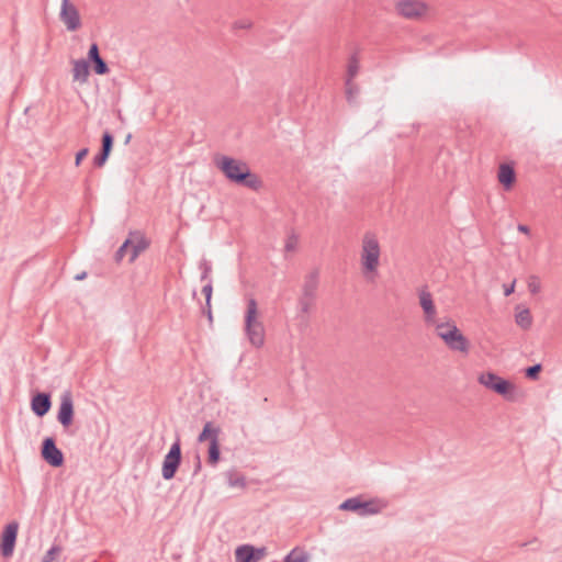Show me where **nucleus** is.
<instances>
[{
  "instance_id": "1",
  "label": "nucleus",
  "mask_w": 562,
  "mask_h": 562,
  "mask_svg": "<svg viewBox=\"0 0 562 562\" xmlns=\"http://www.w3.org/2000/svg\"><path fill=\"white\" fill-rule=\"evenodd\" d=\"M214 164L229 182L244 186L255 191L261 188L260 179L257 175L251 172L247 162L222 155L214 159Z\"/></svg>"
},
{
  "instance_id": "2",
  "label": "nucleus",
  "mask_w": 562,
  "mask_h": 562,
  "mask_svg": "<svg viewBox=\"0 0 562 562\" xmlns=\"http://www.w3.org/2000/svg\"><path fill=\"white\" fill-rule=\"evenodd\" d=\"M381 248L375 234L367 232L362 237L361 268L366 277L376 274L380 265Z\"/></svg>"
},
{
  "instance_id": "3",
  "label": "nucleus",
  "mask_w": 562,
  "mask_h": 562,
  "mask_svg": "<svg viewBox=\"0 0 562 562\" xmlns=\"http://www.w3.org/2000/svg\"><path fill=\"white\" fill-rule=\"evenodd\" d=\"M245 331L250 344L259 348L265 342V327L258 319V305L254 297L247 300V308L245 313Z\"/></svg>"
},
{
  "instance_id": "4",
  "label": "nucleus",
  "mask_w": 562,
  "mask_h": 562,
  "mask_svg": "<svg viewBox=\"0 0 562 562\" xmlns=\"http://www.w3.org/2000/svg\"><path fill=\"white\" fill-rule=\"evenodd\" d=\"M435 327L438 337L445 341L449 349L468 353L469 340L453 322L437 323Z\"/></svg>"
},
{
  "instance_id": "5",
  "label": "nucleus",
  "mask_w": 562,
  "mask_h": 562,
  "mask_svg": "<svg viewBox=\"0 0 562 562\" xmlns=\"http://www.w3.org/2000/svg\"><path fill=\"white\" fill-rule=\"evenodd\" d=\"M387 506L386 502L380 498L362 501L360 496L350 497L339 505L340 510L355 512L361 517L376 515Z\"/></svg>"
},
{
  "instance_id": "6",
  "label": "nucleus",
  "mask_w": 562,
  "mask_h": 562,
  "mask_svg": "<svg viewBox=\"0 0 562 562\" xmlns=\"http://www.w3.org/2000/svg\"><path fill=\"white\" fill-rule=\"evenodd\" d=\"M319 284V272L317 269L307 273L302 285V294L299 299L301 313L308 314L315 303Z\"/></svg>"
},
{
  "instance_id": "7",
  "label": "nucleus",
  "mask_w": 562,
  "mask_h": 562,
  "mask_svg": "<svg viewBox=\"0 0 562 562\" xmlns=\"http://www.w3.org/2000/svg\"><path fill=\"white\" fill-rule=\"evenodd\" d=\"M181 445L178 438L170 447L169 451L164 458L161 475L164 480H171L175 477L176 472L181 463Z\"/></svg>"
},
{
  "instance_id": "8",
  "label": "nucleus",
  "mask_w": 562,
  "mask_h": 562,
  "mask_svg": "<svg viewBox=\"0 0 562 562\" xmlns=\"http://www.w3.org/2000/svg\"><path fill=\"white\" fill-rule=\"evenodd\" d=\"M479 382L486 389H490L495 393L503 395L504 397H509L510 393L515 389L509 381L498 376L493 372L482 373L479 376Z\"/></svg>"
},
{
  "instance_id": "9",
  "label": "nucleus",
  "mask_w": 562,
  "mask_h": 562,
  "mask_svg": "<svg viewBox=\"0 0 562 562\" xmlns=\"http://www.w3.org/2000/svg\"><path fill=\"white\" fill-rule=\"evenodd\" d=\"M398 15L408 20H418L427 14L428 7L419 0H401L396 3Z\"/></svg>"
},
{
  "instance_id": "10",
  "label": "nucleus",
  "mask_w": 562,
  "mask_h": 562,
  "mask_svg": "<svg viewBox=\"0 0 562 562\" xmlns=\"http://www.w3.org/2000/svg\"><path fill=\"white\" fill-rule=\"evenodd\" d=\"M42 458L52 467L59 468L64 464V454L57 448L53 437H46L42 442Z\"/></svg>"
},
{
  "instance_id": "11",
  "label": "nucleus",
  "mask_w": 562,
  "mask_h": 562,
  "mask_svg": "<svg viewBox=\"0 0 562 562\" xmlns=\"http://www.w3.org/2000/svg\"><path fill=\"white\" fill-rule=\"evenodd\" d=\"M59 18L68 31H76L81 25L79 11L70 0H61Z\"/></svg>"
},
{
  "instance_id": "12",
  "label": "nucleus",
  "mask_w": 562,
  "mask_h": 562,
  "mask_svg": "<svg viewBox=\"0 0 562 562\" xmlns=\"http://www.w3.org/2000/svg\"><path fill=\"white\" fill-rule=\"evenodd\" d=\"M57 420L64 428H68L74 420V401L71 393L66 391L60 396Z\"/></svg>"
},
{
  "instance_id": "13",
  "label": "nucleus",
  "mask_w": 562,
  "mask_h": 562,
  "mask_svg": "<svg viewBox=\"0 0 562 562\" xmlns=\"http://www.w3.org/2000/svg\"><path fill=\"white\" fill-rule=\"evenodd\" d=\"M265 547L255 548L251 544H243L235 551L236 562H258L266 555Z\"/></svg>"
},
{
  "instance_id": "14",
  "label": "nucleus",
  "mask_w": 562,
  "mask_h": 562,
  "mask_svg": "<svg viewBox=\"0 0 562 562\" xmlns=\"http://www.w3.org/2000/svg\"><path fill=\"white\" fill-rule=\"evenodd\" d=\"M19 525L10 522L5 526L1 539V553L3 557H11L14 550Z\"/></svg>"
},
{
  "instance_id": "15",
  "label": "nucleus",
  "mask_w": 562,
  "mask_h": 562,
  "mask_svg": "<svg viewBox=\"0 0 562 562\" xmlns=\"http://www.w3.org/2000/svg\"><path fill=\"white\" fill-rule=\"evenodd\" d=\"M50 407L52 401L48 393H37L31 400V409L37 417L46 415Z\"/></svg>"
},
{
  "instance_id": "16",
  "label": "nucleus",
  "mask_w": 562,
  "mask_h": 562,
  "mask_svg": "<svg viewBox=\"0 0 562 562\" xmlns=\"http://www.w3.org/2000/svg\"><path fill=\"white\" fill-rule=\"evenodd\" d=\"M419 303H420V306L425 313V322L427 324H432V325H436V321H435V317H436V306L434 304V301H432V296L430 294V292L428 291H422L419 293Z\"/></svg>"
},
{
  "instance_id": "17",
  "label": "nucleus",
  "mask_w": 562,
  "mask_h": 562,
  "mask_svg": "<svg viewBox=\"0 0 562 562\" xmlns=\"http://www.w3.org/2000/svg\"><path fill=\"white\" fill-rule=\"evenodd\" d=\"M497 179L505 190H510L516 181L514 167L508 164H502L498 168Z\"/></svg>"
},
{
  "instance_id": "18",
  "label": "nucleus",
  "mask_w": 562,
  "mask_h": 562,
  "mask_svg": "<svg viewBox=\"0 0 562 562\" xmlns=\"http://www.w3.org/2000/svg\"><path fill=\"white\" fill-rule=\"evenodd\" d=\"M132 244L131 245V257L130 261L133 262L140 252L146 250L149 246V241L140 233H131Z\"/></svg>"
},
{
  "instance_id": "19",
  "label": "nucleus",
  "mask_w": 562,
  "mask_h": 562,
  "mask_svg": "<svg viewBox=\"0 0 562 562\" xmlns=\"http://www.w3.org/2000/svg\"><path fill=\"white\" fill-rule=\"evenodd\" d=\"M72 78L74 81L85 83L89 77V64L86 59H77L72 61Z\"/></svg>"
},
{
  "instance_id": "20",
  "label": "nucleus",
  "mask_w": 562,
  "mask_h": 562,
  "mask_svg": "<svg viewBox=\"0 0 562 562\" xmlns=\"http://www.w3.org/2000/svg\"><path fill=\"white\" fill-rule=\"evenodd\" d=\"M220 432H221L220 427L215 426L212 422H207V423H205L203 430L199 435L198 440L200 442H203L206 440H210V442H212V440H214V438L218 439Z\"/></svg>"
},
{
  "instance_id": "21",
  "label": "nucleus",
  "mask_w": 562,
  "mask_h": 562,
  "mask_svg": "<svg viewBox=\"0 0 562 562\" xmlns=\"http://www.w3.org/2000/svg\"><path fill=\"white\" fill-rule=\"evenodd\" d=\"M227 479V484L231 487H245L246 486V479L244 475L239 474L235 470H229L225 473Z\"/></svg>"
},
{
  "instance_id": "22",
  "label": "nucleus",
  "mask_w": 562,
  "mask_h": 562,
  "mask_svg": "<svg viewBox=\"0 0 562 562\" xmlns=\"http://www.w3.org/2000/svg\"><path fill=\"white\" fill-rule=\"evenodd\" d=\"M516 323L522 329L530 328L531 324H532V317H531L530 311L528 308H525V310L518 312L516 314Z\"/></svg>"
},
{
  "instance_id": "23",
  "label": "nucleus",
  "mask_w": 562,
  "mask_h": 562,
  "mask_svg": "<svg viewBox=\"0 0 562 562\" xmlns=\"http://www.w3.org/2000/svg\"><path fill=\"white\" fill-rule=\"evenodd\" d=\"M358 71L359 60L356 55H352L348 63L346 86H349L351 83L352 79L357 76Z\"/></svg>"
},
{
  "instance_id": "24",
  "label": "nucleus",
  "mask_w": 562,
  "mask_h": 562,
  "mask_svg": "<svg viewBox=\"0 0 562 562\" xmlns=\"http://www.w3.org/2000/svg\"><path fill=\"white\" fill-rule=\"evenodd\" d=\"M220 457H221V452H220L218 439L214 438V440H212V442H210L207 461L211 465H215L220 461Z\"/></svg>"
},
{
  "instance_id": "25",
  "label": "nucleus",
  "mask_w": 562,
  "mask_h": 562,
  "mask_svg": "<svg viewBox=\"0 0 562 562\" xmlns=\"http://www.w3.org/2000/svg\"><path fill=\"white\" fill-rule=\"evenodd\" d=\"M283 562H308V554L299 548L285 555Z\"/></svg>"
},
{
  "instance_id": "26",
  "label": "nucleus",
  "mask_w": 562,
  "mask_h": 562,
  "mask_svg": "<svg viewBox=\"0 0 562 562\" xmlns=\"http://www.w3.org/2000/svg\"><path fill=\"white\" fill-rule=\"evenodd\" d=\"M212 292H213L212 280H209L207 283L202 288V293L205 295L206 306H207V315H209L210 319H212L211 304H210L211 297H212Z\"/></svg>"
},
{
  "instance_id": "27",
  "label": "nucleus",
  "mask_w": 562,
  "mask_h": 562,
  "mask_svg": "<svg viewBox=\"0 0 562 562\" xmlns=\"http://www.w3.org/2000/svg\"><path fill=\"white\" fill-rule=\"evenodd\" d=\"M60 552H61L60 546H58V544L52 546L50 549L43 557L42 562H53Z\"/></svg>"
},
{
  "instance_id": "28",
  "label": "nucleus",
  "mask_w": 562,
  "mask_h": 562,
  "mask_svg": "<svg viewBox=\"0 0 562 562\" xmlns=\"http://www.w3.org/2000/svg\"><path fill=\"white\" fill-rule=\"evenodd\" d=\"M93 64V70L97 75H105L109 72V67L106 63L100 57L97 60L92 61Z\"/></svg>"
},
{
  "instance_id": "29",
  "label": "nucleus",
  "mask_w": 562,
  "mask_h": 562,
  "mask_svg": "<svg viewBox=\"0 0 562 562\" xmlns=\"http://www.w3.org/2000/svg\"><path fill=\"white\" fill-rule=\"evenodd\" d=\"M113 143H114L113 135L109 131H105L102 134L101 147L112 151Z\"/></svg>"
},
{
  "instance_id": "30",
  "label": "nucleus",
  "mask_w": 562,
  "mask_h": 562,
  "mask_svg": "<svg viewBox=\"0 0 562 562\" xmlns=\"http://www.w3.org/2000/svg\"><path fill=\"white\" fill-rule=\"evenodd\" d=\"M200 269L202 270V274H201V281H204V280H211L210 279V273L212 271V266L211 263L203 259L201 262H200Z\"/></svg>"
},
{
  "instance_id": "31",
  "label": "nucleus",
  "mask_w": 562,
  "mask_h": 562,
  "mask_svg": "<svg viewBox=\"0 0 562 562\" xmlns=\"http://www.w3.org/2000/svg\"><path fill=\"white\" fill-rule=\"evenodd\" d=\"M542 367L540 363L533 364L526 369V376L531 380H537Z\"/></svg>"
},
{
  "instance_id": "32",
  "label": "nucleus",
  "mask_w": 562,
  "mask_h": 562,
  "mask_svg": "<svg viewBox=\"0 0 562 562\" xmlns=\"http://www.w3.org/2000/svg\"><path fill=\"white\" fill-rule=\"evenodd\" d=\"M132 244V238H127L123 244L122 246L117 249L116 254H115V258L116 260H122L123 257L125 256V254L127 252V250L131 248V245Z\"/></svg>"
},
{
  "instance_id": "33",
  "label": "nucleus",
  "mask_w": 562,
  "mask_h": 562,
  "mask_svg": "<svg viewBox=\"0 0 562 562\" xmlns=\"http://www.w3.org/2000/svg\"><path fill=\"white\" fill-rule=\"evenodd\" d=\"M101 56H100V53H99V46L97 43H92L90 48H89V52H88V63L89 61H93V60H97L99 59Z\"/></svg>"
},
{
  "instance_id": "34",
  "label": "nucleus",
  "mask_w": 562,
  "mask_h": 562,
  "mask_svg": "<svg viewBox=\"0 0 562 562\" xmlns=\"http://www.w3.org/2000/svg\"><path fill=\"white\" fill-rule=\"evenodd\" d=\"M528 289L531 293L536 294L540 291V283L537 277L531 276L528 281Z\"/></svg>"
},
{
  "instance_id": "35",
  "label": "nucleus",
  "mask_w": 562,
  "mask_h": 562,
  "mask_svg": "<svg viewBox=\"0 0 562 562\" xmlns=\"http://www.w3.org/2000/svg\"><path fill=\"white\" fill-rule=\"evenodd\" d=\"M297 245V236L292 234L288 237L285 243V250L286 251H293L296 248Z\"/></svg>"
},
{
  "instance_id": "36",
  "label": "nucleus",
  "mask_w": 562,
  "mask_h": 562,
  "mask_svg": "<svg viewBox=\"0 0 562 562\" xmlns=\"http://www.w3.org/2000/svg\"><path fill=\"white\" fill-rule=\"evenodd\" d=\"M252 25L251 21L250 20H239V21H236L234 22L233 24V29L234 30H247V29H250Z\"/></svg>"
},
{
  "instance_id": "37",
  "label": "nucleus",
  "mask_w": 562,
  "mask_h": 562,
  "mask_svg": "<svg viewBox=\"0 0 562 562\" xmlns=\"http://www.w3.org/2000/svg\"><path fill=\"white\" fill-rule=\"evenodd\" d=\"M109 158L102 154H98L94 158H93V165L97 167V168H101L105 165L106 160Z\"/></svg>"
},
{
  "instance_id": "38",
  "label": "nucleus",
  "mask_w": 562,
  "mask_h": 562,
  "mask_svg": "<svg viewBox=\"0 0 562 562\" xmlns=\"http://www.w3.org/2000/svg\"><path fill=\"white\" fill-rule=\"evenodd\" d=\"M89 153V149L87 147L80 149L77 154H76V158H75V165L78 167L82 159L88 155Z\"/></svg>"
},
{
  "instance_id": "39",
  "label": "nucleus",
  "mask_w": 562,
  "mask_h": 562,
  "mask_svg": "<svg viewBox=\"0 0 562 562\" xmlns=\"http://www.w3.org/2000/svg\"><path fill=\"white\" fill-rule=\"evenodd\" d=\"M201 470V459L200 456H195V467H194V474H196Z\"/></svg>"
},
{
  "instance_id": "40",
  "label": "nucleus",
  "mask_w": 562,
  "mask_h": 562,
  "mask_svg": "<svg viewBox=\"0 0 562 562\" xmlns=\"http://www.w3.org/2000/svg\"><path fill=\"white\" fill-rule=\"evenodd\" d=\"M514 288H515V281L509 286H505L504 294L506 296L510 295L514 292Z\"/></svg>"
},
{
  "instance_id": "41",
  "label": "nucleus",
  "mask_w": 562,
  "mask_h": 562,
  "mask_svg": "<svg viewBox=\"0 0 562 562\" xmlns=\"http://www.w3.org/2000/svg\"><path fill=\"white\" fill-rule=\"evenodd\" d=\"M518 231L521 232V233H525V234H529L530 233L529 227L527 225H522V224L518 225Z\"/></svg>"
},
{
  "instance_id": "42",
  "label": "nucleus",
  "mask_w": 562,
  "mask_h": 562,
  "mask_svg": "<svg viewBox=\"0 0 562 562\" xmlns=\"http://www.w3.org/2000/svg\"><path fill=\"white\" fill-rule=\"evenodd\" d=\"M347 87V98L348 100H351V94H353V91H351V83Z\"/></svg>"
},
{
  "instance_id": "43",
  "label": "nucleus",
  "mask_w": 562,
  "mask_h": 562,
  "mask_svg": "<svg viewBox=\"0 0 562 562\" xmlns=\"http://www.w3.org/2000/svg\"><path fill=\"white\" fill-rule=\"evenodd\" d=\"M87 277V272H81L75 277L76 280H83Z\"/></svg>"
},
{
  "instance_id": "44",
  "label": "nucleus",
  "mask_w": 562,
  "mask_h": 562,
  "mask_svg": "<svg viewBox=\"0 0 562 562\" xmlns=\"http://www.w3.org/2000/svg\"><path fill=\"white\" fill-rule=\"evenodd\" d=\"M100 154H102V155H104V156H106L109 158L111 151L101 147Z\"/></svg>"
},
{
  "instance_id": "45",
  "label": "nucleus",
  "mask_w": 562,
  "mask_h": 562,
  "mask_svg": "<svg viewBox=\"0 0 562 562\" xmlns=\"http://www.w3.org/2000/svg\"><path fill=\"white\" fill-rule=\"evenodd\" d=\"M131 139V134L127 135L126 139H125V143H128Z\"/></svg>"
}]
</instances>
